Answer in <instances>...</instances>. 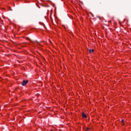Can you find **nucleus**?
<instances>
[{
	"label": "nucleus",
	"instance_id": "obj_4",
	"mask_svg": "<svg viewBox=\"0 0 131 131\" xmlns=\"http://www.w3.org/2000/svg\"><path fill=\"white\" fill-rule=\"evenodd\" d=\"M121 122H122V123H123V122H124V120H122Z\"/></svg>",
	"mask_w": 131,
	"mask_h": 131
},
{
	"label": "nucleus",
	"instance_id": "obj_1",
	"mask_svg": "<svg viewBox=\"0 0 131 131\" xmlns=\"http://www.w3.org/2000/svg\"><path fill=\"white\" fill-rule=\"evenodd\" d=\"M28 82V80H23V82L21 83V85H23V86H24L25 85H26V84H27V83Z\"/></svg>",
	"mask_w": 131,
	"mask_h": 131
},
{
	"label": "nucleus",
	"instance_id": "obj_6",
	"mask_svg": "<svg viewBox=\"0 0 131 131\" xmlns=\"http://www.w3.org/2000/svg\"><path fill=\"white\" fill-rule=\"evenodd\" d=\"M28 40H30V39H29V38H27Z\"/></svg>",
	"mask_w": 131,
	"mask_h": 131
},
{
	"label": "nucleus",
	"instance_id": "obj_3",
	"mask_svg": "<svg viewBox=\"0 0 131 131\" xmlns=\"http://www.w3.org/2000/svg\"><path fill=\"white\" fill-rule=\"evenodd\" d=\"M89 52L90 54H92V53H94V50L93 49H90L89 50Z\"/></svg>",
	"mask_w": 131,
	"mask_h": 131
},
{
	"label": "nucleus",
	"instance_id": "obj_5",
	"mask_svg": "<svg viewBox=\"0 0 131 131\" xmlns=\"http://www.w3.org/2000/svg\"><path fill=\"white\" fill-rule=\"evenodd\" d=\"M37 42L38 45H39V46H40V44H39V42L37 41Z\"/></svg>",
	"mask_w": 131,
	"mask_h": 131
},
{
	"label": "nucleus",
	"instance_id": "obj_2",
	"mask_svg": "<svg viewBox=\"0 0 131 131\" xmlns=\"http://www.w3.org/2000/svg\"><path fill=\"white\" fill-rule=\"evenodd\" d=\"M82 116L83 118H86V117H88L86 116V115L85 114H84V113H82Z\"/></svg>",
	"mask_w": 131,
	"mask_h": 131
},
{
	"label": "nucleus",
	"instance_id": "obj_7",
	"mask_svg": "<svg viewBox=\"0 0 131 131\" xmlns=\"http://www.w3.org/2000/svg\"><path fill=\"white\" fill-rule=\"evenodd\" d=\"M86 129L89 130V129H90V128H87Z\"/></svg>",
	"mask_w": 131,
	"mask_h": 131
}]
</instances>
